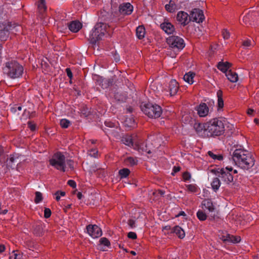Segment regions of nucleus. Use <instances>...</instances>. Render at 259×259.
<instances>
[{"label": "nucleus", "instance_id": "13d9d810", "mask_svg": "<svg viewBox=\"0 0 259 259\" xmlns=\"http://www.w3.org/2000/svg\"><path fill=\"white\" fill-rule=\"evenodd\" d=\"M243 20L246 24H247L249 21V16L246 15V16H244V17L243 18Z\"/></svg>", "mask_w": 259, "mask_h": 259}, {"label": "nucleus", "instance_id": "0e129e2a", "mask_svg": "<svg viewBox=\"0 0 259 259\" xmlns=\"http://www.w3.org/2000/svg\"><path fill=\"white\" fill-rule=\"evenodd\" d=\"M181 215H185V213L184 211H181L177 215V217H180V216H181Z\"/></svg>", "mask_w": 259, "mask_h": 259}, {"label": "nucleus", "instance_id": "0eeeda50", "mask_svg": "<svg viewBox=\"0 0 259 259\" xmlns=\"http://www.w3.org/2000/svg\"><path fill=\"white\" fill-rule=\"evenodd\" d=\"M237 173V170L233 169L231 166L227 165L225 167L219 169L217 172L218 176L221 179L222 182L229 184L233 180L232 172Z\"/></svg>", "mask_w": 259, "mask_h": 259}, {"label": "nucleus", "instance_id": "6e6552de", "mask_svg": "<svg viewBox=\"0 0 259 259\" xmlns=\"http://www.w3.org/2000/svg\"><path fill=\"white\" fill-rule=\"evenodd\" d=\"M50 164L61 171L66 170V159L65 156L61 152L55 153L49 160Z\"/></svg>", "mask_w": 259, "mask_h": 259}, {"label": "nucleus", "instance_id": "8fccbe9b", "mask_svg": "<svg viewBox=\"0 0 259 259\" xmlns=\"http://www.w3.org/2000/svg\"><path fill=\"white\" fill-rule=\"evenodd\" d=\"M68 184L72 188L76 187V183L73 180H69L67 182Z\"/></svg>", "mask_w": 259, "mask_h": 259}, {"label": "nucleus", "instance_id": "69168bd1", "mask_svg": "<svg viewBox=\"0 0 259 259\" xmlns=\"http://www.w3.org/2000/svg\"><path fill=\"white\" fill-rule=\"evenodd\" d=\"M8 212V210L7 209H5L1 211V210H0V214H6Z\"/></svg>", "mask_w": 259, "mask_h": 259}, {"label": "nucleus", "instance_id": "7c9ffc66", "mask_svg": "<svg viewBox=\"0 0 259 259\" xmlns=\"http://www.w3.org/2000/svg\"><path fill=\"white\" fill-rule=\"evenodd\" d=\"M38 9L40 13H43L46 11L47 6L45 0H38Z\"/></svg>", "mask_w": 259, "mask_h": 259}, {"label": "nucleus", "instance_id": "ddd939ff", "mask_svg": "<svg viewBox=\"0 0 259 259\" xmlns=\"http://www.w3.org/2000/svg\"><path fill=\"white\" fill-rule=\"evenodd\" d=\"M24 157L18 153H14L11 155L10 157L7 160V165L12 167L13 164L15 163L18 165L22 161L24 160Z\"/></svg>", "mask_w": 259, "mask_h": 259}, {"label": "nucleus", "instance_id": "9d476101", "mask_svg": "<svg viewBox=\"0 0 259 259\" xmlns=\"http://www.w3.org/2000/svg\"><path fill=\"white\" fill-rule=\"evenodd\" d=\"M179 90L178 82L175 79L171 80L168 84L163 89V92L167 96H172L175 95Z\"/></svg>", "mask_w": 259, "mask_h": 259}, {"label": "nucleus", "instance_id": "3c124183", "mask_svg": "<svg viewBox=\"0 0 259 259\" xmlns=\"http://www.w3.org/2000/svg\"><path fill=\"white\" fill-rule=\"evenodd\" d=\"M28 126L31 131H34L35 130L36 125L35 124L29 122Z\"/></svg>", "mask_w": 259, "mask_h": 259}, {"label": "nucleus", "instance_id": "338daca9", "mask_svg": "<svg viewBox=\"0 0 259 259\" xmlns=\"http://www.w3.org/2000/svg\"><path fill=\"white\" fill-rule=\"evenodd\" d=\"M60 196H64L65 195V192H60Z\"/></svg>", "mask_w": 259, "mask_h": 259}, {"label": "nucleus", "instance_id": "f3484780", "mask_svg": "<svg viewBox=\"0 0 259 259\" xmlns=\"http://www.w3.org/2000/svg\"><path fill=\"white\" fill-rule=\"evenodd\" d=\"M222 239L225 242L232 243H237L241 241V238L240 236H233L230 234H227L226 236H223Z\"/></svg>", "mask_w": 259, "mask_h": 259}, {"label": "nucleus", "instance_id": "4c0bfd02", "mask_svg": "<svg viewBox=\"0 0 259 259\" xmlns=\"http://www.w3.org/2000/svg\"><path fill=\"white\" fill-rule=\"evenodd\" d=\"M100 246H104L105 247H109L110 245L109 241L105 237H102L100 239Z\"/></svg>", "mask_w": 259, "mask_h": 259}, {"label": "nucleus", "instance_id": "680f3d73", "mask_svg": "<svg viewBox=\"0 0 259 259\" xmlns=\"http://www.w3.org/2000/svg\"><path fill=\"white\" fill-rule=\"evenodd\" d=\"M5 250V247L4 245L0 244V253L3 252Z\"/></svg>", "mask_w": 259, "mask_h": 259}, {"label": "nucleus", "instance_id": "c9c22d12", "mask_svg": "<svg viewBox=\"0 0 259 259\" xmlns=\"http://www.w3.org/2000/svg\"><path fill=\"white\" fill-rule=\"evenodd\" d=\"M197 217L200 221H205L206 219L207 215L202 210H199L197 212Z\"/></svg>", "mask_w": 259, "mask_h": 259}, {"label": "nucleus", "instance_id": "de8ad7c7", "mask_svg": "<svg viewBox=\"0 0 259 259\" xmlns=\"http://www.w3.org/2000/svg\"><path fill=\"white\" fill-rule=\"evenodd\" d=\"M127 236L129 238L135 239L137 238V234L133 232H130L128 233Z\"/></svg>", "mask_w": 259, "mask_h": 259}, {"label": "nucleus", "instance_id": "c03bdc74", "mask_svg": "<svg viewBox=\"0 0 259 259\" xmlns=\"http://www.w3.org/2000/svg\"><path fill=\"white\" fill-rule=\"evenodd\" d=\"M222 35L225 39H227L230 37V34L227 29H224L222 31Z\"/></svg>", "mask_w": 259, "mask_h": 259}, {"label": "nucleus", "instance_id": "f8f14e48", "mask_svg": "<svg viewBox=\"0 0 259 259\" xmlns=\"http://www.w3.org/2000/svg\"><path fill=\"white\" fill-rule=\"evenodd\" d=\"M190 18L192 21L197 23L202 22L204 19L203 11L199 9H193L191 13Z\"/></svg>", "mask_w": 259, "mask_h": 259}, {"label": "nucleus", "instance_id": "dca6fc26", "mask_svg": "<svg viewBox=\"0 0 259 259\" xmlns=\"http://www.w3.org/2000/svg\"><path fill=\"white\" fill-rule=\"evenodd\" d=\"M196 110L199 116L205 117L208 114L209 109L205 103H201L197 107Z\"/></svg>", "mask_w": 259, "mask_h": 259}, {"label": "nucleus", "instance_id": "49530a36", "mask_svg": "<svg viewBox=\"0 0 259 259\" xmlns=\"http://www.w3.org/2000/svg\"><path fill=\"white\" fill-rule=\"evenodd\" d=\"M243 46L245 48H248L251 46V40L249 39L245 40L243 42Z\"/></svg>", "mask_w": 259, "mask_h": 259}, {"label": "nucleus", "instance_id": "774afa93", "mask_svg": "<svg viewBox=\"0 0 259 259\" xmlns=\"http://www.w3.org/2000/svg\"><path fill=\"white\" fill-rule=\"evenodd\" d=\"M254 122L256 123V124H258L259 123V120L257 118H255L254 119Z\"/></svg>", "mask_w": 259, "mask_h": 259}, {"label": "nucleus", "instance_id": "aec40b11", "mask_svg": "<svg viewBox=\"0 0 259 259\" xmlns=\"http://www.w3.org/2000/svg\"><path fill=\"white\" fill-rule=\"evenodd\" d=\"M82 27V24L78 21H73L69 25V30L73 32H78Z\"/></svg>", "mask_w": 259, "mask_h": 259}, {"label": "nucleus", "instance_id": "a18cd8bd", "mask_svg": "<svg viewBox=\"0 0 259 259\" xmlns=\"http://www.w3.org/2000/svg\"><path fill=\"white\" fill-rule=\"evenodd\" d=\"M183 178L185 181H188L191 178V175L188 172H185L183 175Z\"/></svg>", "mask_w": 259, "mask_h": 259}, {"label": "nucleus", "instance_id": "7ed1b4c3", "mask_svg": "<svg viewBox=\"0 0 259 259\" xmlns=\"http://www.w3.org/2000/svg\"><path fill=\"white\" fill-rule=\"evenodd\" d=\"M3 72L8 77L15 79L22 76L23 67L15 61L7 62L3 68Z\"/></svg>", "mask_w": 259, "mask_h": 259}, {"label": "nucleus", "instance_id": "09e8293b", "mask_svg": "<svg viewBox=\"0 0 259 259\" xmlns=\"http://www.w3.org/2000/svg\"><path fill=\"white\" fill-rule=\"evenodd\" d=\"M105 124L106 126L111 127V128L114 127L115 126V125L114 123H113L110 121H106L105 122Z\"/></svg>", "mask_w": 259, "mask_h": 259}, {"label": "nucleus", "instance_id": "4be33fe9", "mask_svg": "<svg viewBox=\"0 0 259 259\" xmlns=\"http://www.w3.org/2000/svg\"><path fill=\"white\" fill-rule=\"evenodd\" d=\"M226 76L228 80L232 82H236L238 80V75L236 73L233 72L231 70L227 71Z\"/></svg>", "mask_w": 259, "mask_h": 259}, {"label": "nucleus", "instance_id": "72a5a7b5", "mask_svg": "<svg viewBox=\"0 0 259 259\" xmlns=\"http://www.w3.org/2000/svg\"><path fill=\"white\" fill-rule=\"evenodd\" d=\"M124 124L125 126L127 127H134L135 125V120L134 118L132 117L129 118H126L124 120Z\"/></svg>", "mask_w": 259, "mask_h": 259}, {"label": "nucleus", "instance_id": "052dcab7", "mask_svg": "<svg viewBox=\"0 0 259 259\" xmlns=\"http://www.w3.org/2000/svg\"><path fill=\"white\" fill-rule=\"evenodd\" d=\"M253 112H254V110L253 109H249L247 110V113L249 115H252Z\"/></svg>", "mask_w": 259, "mask_h": 259}, {"label": "nucleus", "instance_id": "2f4dec72", "mask_svg": "<svg viewBox=\"0 0 259 259\" xmlns=\"http://www.w3.org/2000/svg\"><path fill=\"white\" fill-rule=\"evenodd\" d=\"M9 36V32L5 27L3 30H0V39L1 40H6Z\"/></svg>", "mask_w": 259, "mask_h": 259}, {"label": "nucleus", "instance_id": "58836bf2", "mask_svg": "<svg viewBox=\"0 0 259 259\" xmlns=\"http://www.w3.org/2000/svg\"><path fill=\"white\" fill-rule=\"evenodd\" d=\"M60 125L63 128H67L70 125V122L66 119H62L60 121Z\"/></svg>", "mask_w": 259, "mask_h": 259}, {"label": "nucleus", "instance_id": "a878e982", "mask_svg": "<svg viewBox=\"0 0 259 259\" xmlns=\"http://www.w3.org/2000/svg\"><path fill=\"white\" fill-rule=\"evenodd\" d=\"M231 67V64L229 62H219L218 65V68L223 72H227Z\"/></svg>", "mask_w": 259, "mask_h": 259}, {"label": "nucleus", "instance_id": "a211bd4d", "mask_svg": "<svg viewBox=\"0 0 259 259\" xmlns=\"http://www.w3.org/2000/svg\"><path fill=\"white\" fill-rule=\"evenodd\" d=\"M160 26L161 29L167 34H172L175 31L174 26L169 22H164Z\"/></svg>", "mask_w": 259, "mask_h": 259}, {"label": "nucleus", "instance_id": "bb28decb", "mask_svg": "<svg viewBox=\"0 0 259 259\" xmlns=\"http://www.w3.org/2000/svg\"><path fill=\"white\" fill-rule=\"evenodd\" d=\"M218 97V110L222 109L224 107V101L223 99V92L221 90H219L217 93Z\"/></svg>", "mask_w": 259, "mask_h": 259}, {"label": "nucleus", "instance_id": "20e7f679", "mask_svg": "<svg viewBox=\"0 0 259 259\" xmlns=\"http://www.w3.org/2000/svg\"><path fill=\"white\" fill-rule=\"evenodd\" d=\"M224 120L219 118H213L206 123V130L207 136H218L224 133Z\"/></svg>", "mask_w": 259, "mask_h": 259}, {"label": "nucleus", "instance_id": "1a4fd4ad", "mask_svg": "<svg viewBox=\"0 0 259 259\" xmlns=\"http://www.w3.org/2000/svg\"><path fill=\"white\" fill-rule=\"evenodd\" d=\"M141 109L150 118H158L162 113L161 107L156 104H147L142 106Z\"/></svg>", "mask_w": 259, "mask_h": 259}, {"label": "nucleus", "instance_id": "603ef678", "mask_svg": "<svg viewBox=\"0 0 259 259\" xmlns=\"http://www.w3.org/2000/svg\"><path fill=\"white\" fill-rule=\"evenodd\" d=\"M66 73H67V76L70 78H71L72 77V72L70 70V69L69 68H66Z\"/></svg>", "mask_w": 259, "mask_h": 259}, {"label": "nucleus", "instance_id": "b1692460", "mask_svg": "<svg viewBox=\"0 0 259 259\" xmlns=\"http://www.w3.org/2000/svg\"><path fill=\"white\" fill-rule=\"evenodd\" d=\"M195 76V74L192 72H189L186 73L184 77V80L189 84H192L194 82V77Z\"/></svg>", "mask_w": 259, "mask_h": 259}, {"label": "nucleus", "instance_id": "37998d69", "mask_svg": "<svg viewBox=\"0 0 259 259\" xmlns=\"http://www.w3.org/2000/svg\"><path fill=\"white\" fill-rule=\"evenodd\" d=\"M51 210L49 208H45L44 210V217L46 218H49L51 217Z\"/></svg>", "mask_w": 259, "mask_h": 259}, {"label": "nucleus", "instance_id": "4468645a", "mask_svg": "<svg viewBox=\"0 0 259 259\" xmlns=\"http://www.w3.org/2000/svg\"><path fill=\"white\" fill-rule=\"evenodd\" d=\"M190 20V16L185 12L180 11L177 15V20L183 26L188 24Z\"/></svg>", "mask_w": 259, "mask_h": 259}, {"label": "nucleus", "instance_id": "f257e3e1", "mask_svg": "<svg viewBox=\"0 0 259 259\" xmlns=\"http://www.w3.org/2000/svg\"><path fill=\"white\" fill-rule=\"evenodd\" d=\"M122 142L130 147L139 151L145 152L148 154L154 153L161 145L162 139L160 135L150 136L145 145L140 141H136L131 136L126 135L122 137Z\"/></svg>", "mask_w": 259, "mask_h": 259}, {"label": "nucleus", "instance_id": "a19ab883", "mask_svg": "<svg viewBox=\"0 0 259 259\" xmlns=\"http://www.w3.org/2000/svg\"><path fill=\"white\" fill-rule=\"evenodd\" d=\"M98 150L96 149H92L88 152V154L93 157H97L98 156Z\"/></svg>", "mask_w": 259, "mask_h": 259}, {"label": "nucleus", "instance_id": "6ab92c4d", "mask_svg": "<svg viewBox=\"0 0 259 259\" xmlns=\"http://www.w3.org/2000/svg\"><path fill=\"white\" fill-rule=\"evenodd\" d=\"M194 127L199 135L201 136L207 135L206 124L204 125L200 123H195L194 125Z\"/></svg>", "mask_w": 259, "mask_h": 259}, {"label": "nucleus", "instance_id": "ea45409f", "mask_svg": "<svg viewBox=\"0 0 259 259\" xmlns=\"http://www.w3.org/2000/svg\"><path fill=\"white\" fill-rule=\"evenodd\" d=\"M42 200V195L41 193L38 191L35 192V197L34 202L35 203H39Z\"/></svg>", "mask_w": 259, "mask_h": 259}, {"label": "nucleus", "instance_id": "e433bc0d", "mask_svg": "<svg viewBox=\"0 0 259 259\" xmlns=\"http://www.w3.org/2000/svg\"><path fill=\"white\" fill-rule=\"evenodd\" d=\"M130 172V171L127 168H123L119 171V174L121 178L127 177L128 176Z\"/></svg>", "mask_w": 259, "mask_h": 259}, {"label": "nucleus", "instance_id": "5fc2aeb1", "mask_svg": "<svg viewBox=\"0 0 259 259\" xmlns=\"http://www.w3.org/2000/svg\"><path fill=\"white\" fill-rule=\"evenodd\" d=\"M55 199L57 201H59L60 199L61 196L60 195V191H57L55 193Z\"/></svg>", "mask_w": 259, "mask_h": 259}, {"label": "nucleus", "instance_id": "393cba45", "mask_svg": "<svg viewBox=\"0 0 259 259\" xmlns=\"http://www.w3.org/2000/svg\"><path fill=\"white\" fill-rule=\"evenodd\" d=\"M165 8L167 11L170 13H172L179 9V7L175 4V2L171 0L169 1L168 4L165 5Z\"/></svg>", "mask_w": 259, "mask_h": 259}, {"label": "nucleus", "instance_id": "bf43d9fd", "mask_svg": "<svg viewBox=\"0 0 259 259\" xmlns=\"http://www.w3.org/2000/svg\"><path fill=\"white\" fill-rule=\"evenodd\" d=\"M180 170V167L179 166H174L173 171L174 173H176Z\"/></svg>", "mask_w": 259, "mask_h": 259}, {"label": "nucleus", "instance_id": "cd10ccee", "mask_svg": "<svg viewBox=\"0 0 259 259\" xmlns=\"http://www.w3.org/2000/svg\"><path fill=\"white\" fill-rule=\"evenodd\" d=\"M145 34V28L142 26H138L136 29V35L138 38L142 39L143 38Z\"/></svg>", "mask_w": 259, "mask_h": 259}, {"label": "nucleus", "instance_id": "f704fd0d", "mask_svg": "<svg viewBox=\"0 0 259 259\" xmlns=\"http://www.w3.org/2000/svg\"><path fill=\"white\" fill-rule=\"evenodd\" d=\"M186 187L187 190L191 193H196L199 190V188L195 184L187 185H186Z\"/></svg>", "mask_w": 259, "mask_h": 259}, {"label": "nucleus", "instance_id": "423d86ee", "mask_svg": "<svg viewBox=\"0 0 259 259\" xmlns=\"http://www.w3.org/2000/svg\"><path fill=\"white\" fill-rule=\"evenodd\" d=\"M166 42L169 46L168 50L174 52V53L169 54L172 58L175 57L177 53L183 50L185 46L184 39L178 36H169L166 39Z\"/></svg>", "mask_w": 259, "mask_h": 259}, {"label": "nucleus", "instance_id": "5701e85b", "mask_svg": "<svg viewBox=\"0 0 259 259\" xmlns=\"http://www.w3.org/2000/svg\"><path fill=\"white\" fill-rule=\"evenodd\" d=\"M202 205L203 208L207 209L209 212H212L214 211V207L210 200L205 199L203 201Z\"/></svg>", "mask_w": 259, "mask_h": 259}, {"label": "nucleus", "instance_id": "c85d7f7f", "mask_svg": "<svg viewBox=\"0 0 259 259\" xmlns=\"http://www.w3.org/2000/svg\"><path fill=\"white\" fill-rule=\"evenodd\" d=\"M124 163L127 166H133L137 164L138 160L133 157H128L124 159Z\"/></svg>", "mask_w": 259, "mask_h": 259}, {"label": "nucleus", "instance_id": "e2e57ef3", "mask_svg": "<svg viewBox=\"0 0 259 259\" xmlns=\"http://www.w3.org/2000/svg\"><path fill=\"white\" fill-rule=\"evenodd\" d=\"M77 197L79 199H81L82 197V194L80 192H78L77 194Z\"/></svg>", "mask_w": 259, "mask_h": 259}, {"label": "nucleus", "instance_id": "39448f33", "mask_svg": "<svg viewBox=\"0 0 259 259\" xmlns=\"http://www.w3.org/2000/svg\"><path fill=\"white\" fill-rule=\"evenodd\" d=\"M111 28L107 24L99 23L96 24L90 34V39L92 43L95 44L97 41L102 39L106 34H109Z\"/></svg>", "mask_w": 259, "mask_h": 259}, {"label": "nucleus", "instance_id": "473e14b6", "mask_svg": "<svg viewBox=\"0 0 259 259\" xmlns=\"http://www.w3.org/2000/svg\"><path fill=\"white\" fill-rule=\"evenodd\" d=\"M208 155L210 156L212 159L214 160H222L223 159V156L221 154H214L212 151H209L207 152Z\"/></svg>", "mask_w": 259, "mask_h": 259}, {"label": "nucleus", "instance_id": "6e6d98bb", "mask_svg": "<svg viewBox=\"0 0 259 259\" xmlns=\"http://www.w3.org/2000/svg\"><path fill=\"white\" fill-rule=\"evenodd\" d=\"M106 133L108 134H112L114 136H116V134H115L114 132H113V130H109V129H105V131Z\"/></svg>", "mask_w": 259, "mask_h": 259}, {"label": "nucleus", "instance_id": "f03ea898", "mask_svg": "<svg viewBox=\"0 0 259 259\" xmlns=\"http://www.w3.org/2000/svg\"><path fill=\"white\" fill-rule=\"evenodd\" d=\"M232 160L230 162L243 169H248L252 167L254 164V160L252 155L247 151L237 149L232 154Z\"/></svg>", "mask_w": 259, "mask_h": 259}, {"label": "nucleus", "instance_id": "864d4df0", "mask_svg": "<svg viewBox=\"0 0 259 259\" xmlns=\"http://www.w3.org/2000/svg\"><path fill=\"white\" fill-rule=\"evenodd\" d=\"M172 228H171L170 226H166L163 228V230L167 231H168V232L171 233V229Z\"/></svg>", "mask_w": 259, "mask_h": 259}, {"label": "nucleus", "instance_id": "4d7b16f0", "mask_svg": "<svg viewBox=\"0 0 259 259\" xmlns=\"http://www.w3.org/2000/svg\"><path fill=\"white\" fill-rule=\"evenodd\" d=\"M128 224L131 228H133L135 227V221L134 220H129Z\"/></svg>", "mask_w": 259, "mask_h": 259}, {"label": "nucleus", "instance_id": "9b49d317", "mask_svg": "<svg viewBox=\"0 0 259 259\" xmlns=\"http://www.w3.org/2000/svg\"><path fill=\"white\" fill-rule=\"evenodd\" d=\"M87 230L89 235L93 238H98L102 234L101 228L96 225L88 226Z\"/></svg>", "mask_w": 259, "mask_h": 259}, {"label": "nucleus", "instance_id": "79ce46f5", "mask_svg": "<svg viewBox=\"0 0 259 259\" xmlns=\"http://www.w3.org/2000/svg\"><path fill=\"white\" fill-rule=\"evenodd\" d=\"M21 255L17 254L16 251H13L12 254H11L9 258L10 259H20Z\"/></svg>", "mask_w": 259, "mask_h": 259}, {"label": "nucleus", "instance_id": "2eb2a0df", "mask_svg": "<svg viewBox=\"0 0 259 259\" xmlns=\"http://www.w3.org/2000/svg\"><path fill=\"white\" fill-rule=\"evenodd\" d=\"M120 13L123 15H130L133 11V6L129 3H123L119 7Z\"/></svg>", "mask_w": 259, "mask_h": 259}, {"label": "nucleus", "instance_id": "412c9836", "mask_svg": "<svg viewBox=\"0 0 259 259\" xmlns=\"http://www.w3.org/2000/svg\"><path fill=\"white\" fill-rule=\"evenodd\" d=\"M171 233H175L180 239H183L185 236L184 230L179 226H176L171 229Z\"/></svg>", "mask_w": 259, "mask_h": 259}, {"label": "nucleus", "instance_id": "c756f323", "mask_svg": "<svg viewBox=\"0 0 259 259\" xmlns=\"http://www.w3.org/2000/svg\"><path fill=\"white\" fill-rule=\"evenodd\" d=\"M212 188L214 191L218 190L221 185L220 180L218 178H215L211 183Z\"/></svg>", "mask_w": 259, "mask_h": 259}]
</instances>
